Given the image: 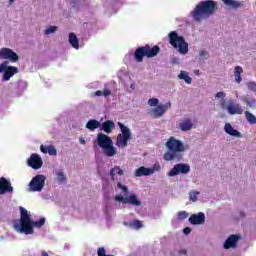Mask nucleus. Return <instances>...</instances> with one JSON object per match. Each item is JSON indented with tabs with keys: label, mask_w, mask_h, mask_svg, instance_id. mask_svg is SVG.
I'll use <instances>...</instances> for the list:
<instances>
[{
	"label": "nucleus",
	"mask_w": 256,
	"mask_h": 256,
	"mask_svg": "<svg viewBox=\"0 0 256 256\" xmlns=\"http://www.w3.org/2000/svg\"><path fill=\"white\" fill-rule=\"evenodd\" d=\"M20 223L14 224V229L18 233H23L24 235H33L35 230L33 227H37L38 229L45 225V218H40L39 221L31 220V216L27 209L23 206H20Z\"/></svg>",
	"instance_id": "obj_1"
},
{
	"label": "nucleus",
	"mask_w": 256,
	"mask_h": 256,
	"mask_svg": "<svg viewBox=\"0 0 256 256\" xmlns=\"http://www.w3.org/2000/svg\"><path fill=\"white\" fill-rule=\"evenodd\" d=\"M217 9V2L213 0H205L199 2L194 10L191 12V15L194 19V21H197L198 23L203 21V19H207L208 17H211L215 13Z\"/></svg>",
	"instance_id": "obj_2"
},
{
	"label": "nucleus",
	"mask_w": 256,
	"mask_h": 256,
	"mask_svg": "<svg viewBox=\"0 0 256 256\" xmlns=\"http://www.w3.org/2000/svg\"><path fill=\"white\" fill-rule=\"evenodd\" d=\"M166 147L168 152L164 153L165 161H173L174 159L180 161V159H182L183 155H181V153L185 151V145L181 140H177L175 137H170L166 142Z\"/></svg>",
	"instance_id": "obj_3"
},
{
	"label": "nucleus",
	"mask_w": 256,
	"mask_h": 256,
	"mask_svg": "<svg viewBox=\"0 0 256 256\" xmlns=\"http://www.w3.org/2000/svg\"><path fill=\"white\" fill-rule=\"evenodd\" d=\"M225 97H227V94L223 91H220L216 93L215 98L216 99H222L220 102L221 109H226L229 115H243V108L241 107V104L237 103L234 99L225 100Z\"/></svg>",
	"instance_id": "obj_4"
},
{
	"label": "nucleus",
	"mask_w": 256,
	"mask_h": 256,
	"mask_svg": "<svg viewBox=\"0 0 256 256\" xmlns=\"http://www.w3.org/2000/svg\"><path fill=\"white\" fill-rule=\"evenodd\" d=\"M161 53V48L158 45L151 47L149 44L145 46L138 47L134 52V59L137 63H143V57L147 59H153Z\"/></svg>",
	"instance_id": "obj_5"
},
{
	"label": "nucleus",
	"mask_w": 256,
	"mask_h": 256,
	"mask_svg": "<svg viewBox=\"0 0 256 256\" xmlns=\"http://www.w3.org/2000/svg\"><path fill=\"white\" fill-rule=\"evenodd\" d=\"M98 146L103 149L107 157H115L117 155V148L113 146V140L106 134L99 133L97 135Z\"/></svg>",
	"instance_id": "obj_6"
},
{
	"label": "nucleus",
	"mask_w": 256,
	"mask_h": 256,
	"mask_svg": "<svg viewBox=\"0 0 256 256\" xmlns=\"http://www.w3.org/2000/svg\"><path fill=\"white\" fill-rule=\"evenodd\" d=\"M169 43L174 49H178L181 55H187L189 53V44L185 41L183 36H179L175 31L168 34Z\"/></svg>",
	"instance_id": "obj_7"
},
{
	"label": "nucleus",
	"mask_w": 256,
	"mask_h": 256,
	"mask_svg": "<svg viewBox=\"0 0 256 256\" xmlns=\"http://www.w3.org/2000/svg\"><path fill=\"white\" fill-rule=\"evenodd\" d=\"M118 127L121 133L117 136L116 145L119 149H125L127 143L131 140V130L121 122H118Z\"/></svg>",
	"instance_id": "obj_8"
},
{
	"label": "nucleus",
	"mask_w": 256,
	"mask_h": 256,
	"mask_svg": "<svg viewBox=\"0 0 256 256\" xmlns=\"http://www.w3.org/2000/svg\"><path fill=\"white\" fill-rule=\"evenodd\" d=\"M46 179L47 177L43 174L36 175L29 183V190L32 191V193L43 191Z\"/></svg>",
	"instance_id": "obj_9"
},
{
	"label": "nucleus",
	"mask_w": 256,
	"mask_h": 256,
	"mask_svg": "<svg viewBox=\"0 0 256 256\" xmlns=\"http://www.w3.org/2000/svg\"><path fill=\"white\" fill-rule=\"evenodd\" d=\"M115 201L123 203L124 205H133L134 207H140L141 201L135 194H130L128 197H123L122 195H116Z\"/></svg>",
	"instance_id": "obj_10"
},
{
	"label": "nucleus",
	"mask_w": 256,
	"mask_h": 256,
	"mask_svg": "<svg viewBox=\"0 0 256 256\" xmlns=\"http://www.w3.org/2000/svg\"><path fill=\"white\" fill-rule=\"evenodd\" d=\"M191 171V166L189 164H183L179 163L176 164L169 172L168 176L169 177H175L176 175H187Z\"/></svg>",
	"instance_id": "obj_11"
},
{
	"label": "nucleus",
	"mask_w": 256,
	"mask_h": 256,
	"mask_svg": "<svg viewBox=\"0 0 256 256\" xmlns=\"http://www.w3.org/2000/svg\"><path fill=\"white\" fill-rule=\"evenodd\" d=\"M167 109H171V102H167L166 104H160L155 108L150 110V115L154 119H159V117H163L165 113H167Z\"/></svg>",
	"instance_id": "obj_12"
},
{
	"label": "nucleus",
	"mask_w": 256,
	"mask_h": 256,
	"mask_svg": "<svg viewBox=\"0 0 256 256\" xmlns=\"http://www.w3.org/2000/svg\"><path fill=\"white\" fill-rule=\"evenodd\" d=\"M0 58L11 61V63H17V61H19V55H17V53H15L10 48H1L0 49Z\"/></svg>",
	"instance_id": "obj_13"
},
{
	"label": "nucleus",
	"mask_w": 256,
	"mask_h": 256,
	"mask_svg": "<svg viewBox=\"0 0 256 256\" xmlns=\"http://www.w3.org/2000/svg\"><path fill=\"white\" fill-rule=\"evenodd\" d=\"M28 166L32 167V169H41L43 167V160L38 154H31L30 158L28 159Z\"/></svg>",
	"instance_id": "obj_14"
},
{
	"label": "nucleus",
	"mask_w": 256,
	"mask_h": 256,
	"mask_svg": "<svg viewBox=\"0 0 256 256\" xmlns=\"http://www.w3.org/2000/svg\"><path fill=\"white\" fill-rule=\"evenodd\" d=\"M13 192V186H11V182L7 180L5 177L0 178V195H4V193Z\"/></svg>",
	"instance_id": "obj_15"
},
{
	"label": "nucleus",
	"mask_w": 256,
	"mask_h": 256,
	"mask_svg": "<svg viewBox=\"0 0 256 256\" xmlns=\"http://www.w3.org/2000/svg\"><path fill=\"white\" fill-rule=\"evenodd\" d=\"M239 237L240 236L237 234L230 235L224 242V249H233L237 247V243H239Z\"/></svg>",
	"instance_id": "obj_16"
},
{
	"label": "nucleus",
	"mask_w": 256,
	"mask_h": 256,
	"mask_svg": "<svg viewBox=\"0 0 256 256\" xmlns=\"http://www.w3.org/2000/svg\"><path fill=\"white\" fill-rule=\"evenodd\" d=\"M191 225H203L205 223V213L199 212L198 214H192L189 217Z\"/></svg>",
	"instance_id": "obj_17"
},
{
	"label": "nucleus",
	"mask_w": 256,
	"mask_h": 256,
	"mask_svg": "<svg viewBox=\"0 0 256 256\" xmlns=\"http://www.w3.org/2000/svg\"><path fill=\"white\" fill-rule=\"evenodd\" d=\"M19 73V69L15 66H7L4 69V74H3V81H9L13 75Z\"/></svg>",
	"instance_id": "obj_18"
},
{
	"label": "nucleus",
	"mask_w": 256,
	"mask_h": 256,
	"mask_svg": "<svg viewBox=\"0 0 256 256\" xmlns=\"http://www.w3.org/2000/svg\"><path fill=\"white\" fill-rule=\"evenodd\" d=\"M115 129V122L111 120H107L104 123L100 124V130L104 133H111Z\"/></svg>",
	"instance_id": "obj_19"
},
{
	"label": "nucleus",
	"mask_w": 256,
	"mask_h": 256,
	"mask_svg": "<svg viewBox=\"0 0 256 256\" xmlns=\"http://www.w3.org/2000/svg\"><path fill=\"white\" fill-rule=\"evenodd\" d=\"M149 175H153V169L145 168V166H142L135 171V177H149Z\"/></svg>",
	"instance_id": "obj_20"
},
{
	"label": "nucleus",
	"mask_w": 256,
	"mask_h": 256,
	"mask_svg": "<svg viewBox=\"0 0 256 256\" xmlns=\"http://www.w3.org/2000/svg\"><path fill=\"white\" fill-rule=\"evenodd\" d=\"M224 131L225 133L231 135L232 137H241V132H239V130H235L230 123L225 124Z\"/></svg>",
	"instance_id": "obj_21"
},
{
	"label": "nucleus",
	"mask_w": 256,
	"mask_h": 256,
	"mask_svg": "<svg viewBox=\"0 0 256 256\" xmlns=\"http://www.w3.org/2000/svg\"><path fill=\"white\" fill-rule=\"evenodd\" d=\"M179 128L181 131H191L193 129V122H191V119L187 118L179 123Z\"/></svg>",
	"instance_id": "obj_22"
},
{
	"label": "nucleus",
	"mask_w": 256,
	"mask_h": 256,
	"mask_svg": "<svg viewBox=\"0 0 256 256\" xmlns=\"http://www.w3.org/2000/svg\"><path fill=\"white\" fill-rule=\"evenodd\" d=\"M99 127H101V122L95 119L89 120L86 124V129H89V131H95V129H99Z\"/></svg>",
	"instance_id": "obj_23"
},
{
	"label": "nucleus",
	"mask_w": 256,
	"mask_h": 256,
	"mask_svg": "<svg viewBox=\"0 0 256 256\" xmlns=\"http://www.w3.org/2000/svg\"><path fill=\"white\" fill-rule=\"evenodd\" d=\"M68 41L74 49H79V39L77 38V35H75V33L69 34Z\"/></svg>",
	"instance_id": "obj_24"
},
{
	"label": "nucleus",
	"mask_w": 256,
	"mask_h": 256,
	"mask_svg": "<svg viewBox=\"0 0 256 256\" xmlns=\"http://www.w3.org/2000/svg\"><path fill=\"white\" fill-rule=\"evenodd\" d=\"M124 173L125 172L123 171V169H121V167L115 166L114 168H112L110 170V177H111L112 181H115V175L122 176V175H124Z\"/></svg>",
	"instance_id": "obj_25"
},
{
	"label": "nucleus",
	"mask_w": 256,
	"mask_h": 256,
	"mask_svg": "<svg viewBox=\"0 0 256 256\" xmlns=\"http://www.w3.org/2000/svg\"><path fill=\"white\" fill-rule=\"evenodd\" d=\"M241 73H243V68L241 66H236L234 68V79L236 83H241L242 81Z\"/></svg>",
	"instance_id": "obj_26"
},
{
	"label": "nucleus",
	"mask_w": 256,
	"mask_h": 256,
	"mask_svg": "<svg viewBox=\"0 0 256 256\" xmlns=\"http://www.w3.org/2000/svg\"><path fill=\"white\" fill-rule=\"evenodd\" d=\"M224 5H228L232 9H239L241 7V2L237 0H222Z\"/></svg>",
	"instance_id": "obj_27"
},
{
	"label": "nucleus",
	"mask_w": 256,
	"mask_h": 256,
	"mask_svg": "<svg viewBox=\"0 0 256 256\" xmlns=\"http://www.w3.org/2000/svg\"><path fill=\"white\" fill-rule=\"evenodd\" d=\"M243 103H246L247 107H250L251 109L255 108V99H253L251 96H245L242 97Z\"/></svg>",
	"instance_id": "obj_28"
},
{
	"label": "nucleus",
	"mask_w": 256,
	"mask_h": 256,
	"mask_svg": "<svg viewBox=\"0 0 256 256\" xmlns=\"http://www.w3.org/2000/svg\"><path fill=\"white\" fill-rule=\"evenodd\" d=\"M244 115L250 125H256V116L249 111H245Z\"/></svg>",
	"instance_id": "obj_29"
},
{
	"label": "nucleus",
	"mask_w": 256,
	"mask_h": 256,
	"mask_svg": "<svg viewBox=\"0 0 256 256\" xmlns=\"http://www.w3.org/2000/svg\"><path fill=\"white\" fill-rule=\"evenodd\" d=\"M178 79L185 80V83H187L188 85H191V83L193 82V79H191L189 77V74H187V72H185V71L180 72V74L178 75Z\"/></svg>",
	"instance_id": "obj_30"
},
{
	"label": "nucleus",
	"mask_w": 256,
	"mask_h": 256,
	"mask_svg": "<svg viewBox=\"0 0 256 256\" xmlns=\"http://www.w3.org/2000/svg\"><path fill=\"white\" fill-rule=\"evenodd\" d=\"M187 217H189V213H187V211H180L177 213L178 221H184V219H187Z\"/></svg>",
	"instance_id": "obj_31"
},
{
	"label": "nucleus",
	"mask_w": 256,
	"mask_h": 256,
	"mask_svg": "<svg viewBox=\"0 0 256 256\" xmlns=\"http://www.w3.org/2000/svg\"><path fill=\"white\" fill-rule=\"evenodd\" d=\"M130 226L134 227V229H141V227H143V224L140 220H134L130 223Z\"/></svg>",
	"instance_id": "obj_32"
},
{
	"label": "nucleus",
	"mask_w": 256,
	"mask_h": 256,
	"mask_svg": "<svg viewBox=\"0 0 256 256\" xmlns=\"http://www.w3.org/2000/svg\"><path fill=\"white\" fill-rule=\"evenodd\" d=\"M148 105H150V107H157V106H159V99H157V98H150L148 100Z\"/></svg>",
	"instance_id": "obj_33"
},
{
	"label": "nucleus",
	"mask_w": 256,
	"mask_h": 256,
	"mask_svg": "<svg viewBox=\"0 0 256 256\" xmlns=\"http://www.w3.org/2000/svg\"><path fill=\"white\" fill-rule=\"evenodd\" d=\"M118 189H121L123 191L124 195H127L129 193V188L125 185H123L121 182L117 183Z\"/></svg>",
	"instance_id": "obj_34"
},
{
	"label": "nucleus",
	"mask_w": 256,
	"mask_h": 256,
	"mask_svg": "<svg viewBox=\"0 0 256 256\" xmlns=\"http://www.w3.org/2000/svg\"><path fill=\"white\" fill-rule=\"evenodd\" d=\"M97 255L98 256H115L113 254H108L106 253L105 251V248L104 247H99L98 250H97Z\"/></svg>",
	"instance_id": "obj_35"
},
{
	"label": "nucleus",
	"mask_w": 256,
	"mask_h": 256,
	"mask_svg": "<svg viewBox=\"0 0 256 256\" xmlns=\"http://www.w3.org/2000/svg\"><path fill=\"white\" fill-rule=\"evenodd\" d=\"M58 27L57 26H49L46 30H45V35H51V33H55V31H57Z\"/></svg>",
	"instance_id": "obj_36"
},
{
	"label": "nucleus",
	"mask_w": 256,
	"mask_h": 256,
	"mask_svg": "<svg viewBox=\"0 0 256 256\" xmlns=\"http://www.w3.org/2000/svg\"><path fill=\"white\" fill-rule=\"evenodd\" d=\"M247 87L249 91H253V93H256V83L255 82H248Z\"/></svg>",
	"instance_id": "obj_37"
},
{
	"label": "nucleus",
	"mask_w": 256,
	"mask_h": 256,
	"mask_svg": "<svg viewBox=\"0 0 256 256\" xmlns=\"http://www.w3.org/2000/svg\"><path fill=\"white\" fill-rule=\"evenodd\" d=\"M198 195H199V192H190V201H193V203H195V201H197Z\"/></svg>",
	"instance_id": "obj_38"
},
{
	"label": "nucleus",
	"mask_w": 256,
	"mask_h": 256,
	"mask_svg": "<svg viewBox=\"0 0 256 256\" xmlns=\"http://www.w3.org/2000/svg\"><path fill=\"white\" fill-rule=\"evenodd\" d=\"M7 65H9V62L4 61L0 64V73H3V71H5V69H7Z\"/></svg>",
	"instance_id": "obj_39"
},
{
	"label": "nucleus",
	"mask_w": 256,
	"mask_h": 256,
	"mask_svg": "<svg viewBox=\"0 0 256 256\" xmlns=\"http://www.w3.org/2000/svg\"><path fill=\"white\" fill-rule=\"evenodd\" d=\"M50 155H57V149H55L53 146H48V152Z\"/></svg>",
	"instance_id": "obj_40"
},
{
	"label": "nucleus",
	"mask_w": 256,
	"mask_h": 256,
	"mask_svg": "<svg viewBox=\"0 0 256 256\" xmlns=\"http://www.w3.org/2000/svg\"><path fill=\"white\" fill-rule=\"evenodd\" d=\"M153 170V173H155V171H160L161 170V164H159V162H156L152 168H149Z\"/></svg>",
	"instance_id": "obj_41"
},
{
	"label": "nucleus",
	"mask_w": 256,
	"mask_h": 256,
	"mask_svg": "<svg viewBox=\"0 0 256 256\" xmlns=\"http://www.w3.org/2000/svg\"><path fill=\"white\" fill-rule=\"evenodd\" d=\"M57 177L59 181H65V173H63V171H59Z\"/></svg>",
	"instance_id": "obj_42"
},
{
	"label": "nucleus",
	"mask_w": 256,
	"mask_h": 256,
	"mask_svg": "<svg viewBox=\"0 0 256 256\" xmlns=\"http://www.w3.org/2000/svg\"><path fill=\"white\" fill-rule=\"evenodd\" d=\"M102 95H104V97H109V95H111V90L104 89L103 92H102Z\"/></svg>",
	"instance_id": "obj_43"
},
{
	"label": "nucleus",
	"mask_w": 256,
	"mask_h": 256,
	"mask_svg": "<svg viewBox=\"0 0 256 256\" xmlns=\"http://www.w3.org/2000/svg\"><path fill=\"white\" fill-rule=\"evenodd\" d=\"M48 149H49V146H43V145L40 146V151H42V153H47Z\"/></svg>",
	"instance_id": "obj_44"
},
{
	"label": "nucleus",
	"mask_w": 256,
	"mask_h": 256,
	"mask_svg": "<svg viewBox=\"0 0 256 256\" xmlns=\"http://www.w3.org/2000/svg\"><path fill=\"white\" fill-rule=\"evenodd\" d=\"M183 233H184V235H189V233H191V228L190 227L184 228Z\"/></svg>",
	"instance_id": "obj_45"
},
{
	"label": "nucleus",
	"mask_w": 256,
	"mask_h": 256,
	"mask_svg": "<svg viewBox=\"0 0 256 256\" xmlns=\"http://www.w3.org/2000/svg\"><path fill=\"white\" fill-rule=\"evenodd\" d=\"M199 55H200V57H205V55H207V52L205 50H201L199 52Z\"/></svg>",
	"instance_id": "obj_46"
},
{
	"label": "nucleus",
	"mask_w": 256,
	"mask_h": 256,
	"mask_svg": "<svg viewBox=\"0 0 256 256\" xmlns=\"http://www.w3.org/2000/svg\"><path fill=\"white\" fill-rule=\"evenodd\" d=\"M95 95H96L97 97H101V95H103V91L98 90V91L95 92Z\"/></svg>",
	"instance_id": "obj_47"
},
{
	"label": "nucleus",
	"mask_w": 256,
	"mask_h": 256,
	"mask_svg": "<svg viewBox=\"0 0 256 256\" xmlns=\"http://www.w3.org/2000/svg\"><path fill=\"white\" fill-rule=\"evenodd\" d=\"M179 253H180L181 255H187V250L182 249V250L179 251Z\"/></svg>",
	"instance_id": "obj_48"
},
{
	"label": "nucleus",
	"mask_w": 256,
	"mask_h": 256,
	"mask_svg": "<svg viewBox=\"0 0 256 256\" xmlns=\"http://www.w3.org/2000/svg\"><path fill=\"white\" fill-rule=\"evenodd\" d=\"M42 256H49V254L45 250H43L42 251Z\"/></svg>",
	"instance_id": "obj_49"
},
{
	"label": "nucleus",
	"mask_w": 256,
	"mask_h": 256,
	"mask_svg": "<svg viewBox=\"0 0 256 256\" xmlns=\"http://www.w3.org/2000/svg\"><path fill=\"white\" fill-rule=\"evenodd\" d=\"M240 217H245V212H240Z\"/></svg>",
	"instance_id": "obj_50"
},
{
	"label": "nucleus",
	"mask_w": 256,
	"mask_h": 256,
	"mask_svg": "<svg viewBox=\"0 0 256 256\" xmlns=\"http://www.w3.org/2000/svg\"><path fill=\"white\" fill-rule=\"evenodd\" d=\"M80 142L82 143V145H85V140L84 139H80Z\"/></svg>",
	"instance_id": "obj_51"
},
{
	"label": "nucleus",
	"mask_w": 256,
	"mask_h": 256,
	"mask_svg": "<svg viewBox=\"0 0 256 256\" xmlns=\"http://www.w3.org/2000/svg\"><path fill=\"white\" fill-rule=\"evenodd\" d=\"M9 3L11 4V3H15V0H9Z\"/></svg>",
	"instance_id": "obj_52"
},
{
	"label": "nucleus",
	"mask_w": 256,
	"mask_h": 256,
	"mask_svg": "<svg viewBox=\"0 0 256 256\" xmlns=\"http://www.w3.org/2000/svg\"><path fill=\"white\" fill-rule=\"evenodd\" d=\"M196 74H197V75L199 74V70L196 71Z\"/></svg>",
	"instance_id": "obj_53"
}]
</instances>
